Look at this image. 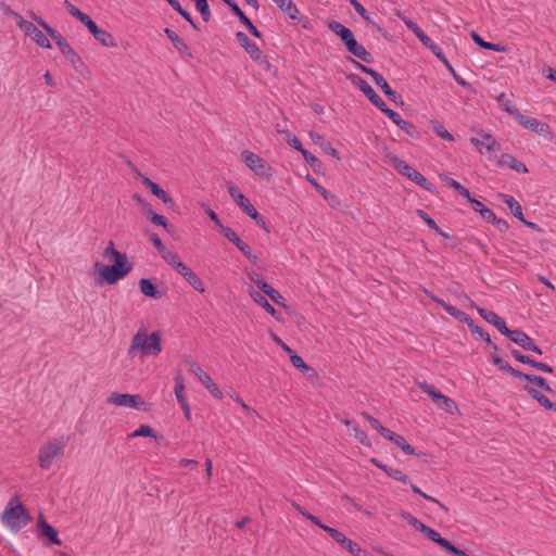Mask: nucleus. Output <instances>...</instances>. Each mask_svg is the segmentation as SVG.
<instances>
[{"label":"nucleus","mask_w":556,"mask_h":556,"mask_svg":"<svg viewBox=\"0 0 556 556\" xmlns=\"http://www.w3.org/2000/svg\"><path fill=\"white\" fill-rule=\"evenodd\" d=\"M106 401L115 406L131 407L143 412H148L150 409V405L142 401L137 394L113 392Z\"/></svg>","instance_id":"nucleus-8"},{"label":"nucleus","mask_w":556,"mask_h":556,"mask_svg":"<svg viewBox=\"0 0 556 556\" xmlns=\"http://www.w3.org/2000/svg\"><path fill=\"white\" fill-rule=\"evenodd\" d=\"M352 81L358 86L361 91L368 98V100L377 106L381 112L382 109H387L384 101L376 93L371 86L359 76H352Z\"/></svg>","instance_id":"nucleus-13"},{"label":"nucleus","mask_w":556,"mask_h":556,"mask_svg":"<svg viewBox=\"0 0 556 556\" xmlns=\"http://www.w3.org/2000/svg\"><path fill=\"white\" fill-rule=\"evenodd\" d=\"M237 204L241 207V210L251 218H256L257 211L256 208L251 204L250 200L243 195L240 198V200L237 202Z\"/></svg>","instance_id":"nucleus-43"},{"label":"nucleus","mask_w":556,"mask_h":556,"mask_svg":"<svg viewBox=\"0 0 556 556\" xmlns=\"http://www.w3.org/2000/svg\"><path fill=\"white\" fill-rule=\"evenodd\" d=\"M165 35L167 38L172 41L174 48L181 54V55H190V50L187 43L181 39L173 29L165 28L164 29Z\"/></svg>","instance_id":"nucleus-26"},{"label":"nucleus","mask_w":556,"mask_h":556,"mask_svg":"<svg viewBox=\"0 0 556 556\" xmlns=\"http://www.w3.org/2000/svg\"><path fill=\"white\" fill-rule=\"evenodd\" d=\"M291 20H298L300 11L292 0H273Z\"/></svg>","instance_id":"nucleus-29"},{"label":"nucleus","mask_w":556,"mask_h":556,"mask_svg":"<svg viewBox=\"0 0 556 556\" xmlns=\"http://www.w3.org/2000/svg\"><path fill=\"white\" fill-rule=\"evenodd\" d=\"M480 136L482 140L476 137H471L470 142L478 149V151L481 154L484 153L483 149H485L488 153L497 152L501 150V144L494 139V137L491 134L481 131Z\"/></svg>","instance_id":"nucleus-14"},{"label":"nucleus","mask_w":556,"mask_h":556,"mask_svg":"<svg viewBox=\"0 0 556 556\" xmlns=\"http://www.w3.org/2000/svg\"><path fill=\"white\" fill-rule=\"evenodd\" d=\"M496 100L500 103V105L503 108V110L515 118L514 112H519V110L515 108V105L507 98V96L503 92L497 97Z\"/></svg>","instance_id":"nucleus-44"},{"label":"nucleus","mask_w":556,"mask_h":556,"mask_svg":"<svg viewBox=\"0 0 556 556\" xmlns=\"http://www.w3.org/2000/svg\"><path fill=\"white\" fill-rule=\"evenodd\" d=\"M223 235L233 243L238 250H240L243 255L254 265L258 264V257L254 254L248 243L242 241L239 236L231 228H223Z\"/></svg>","instance_id":"nucleus-12"},{"label":"nucleus","mask_w":556,"mask_h":556,"mask_svg":"<svg viewBox=\"0 0 556 556\" xmlns=\"http://www.w3.org/2000/svg\"><path fill=\"white\" fill-rule=\"evenodd\" d=\"M0 519L2 525L10 531L17 533L30 522L31 516L22 504L20 497L15 495L9 500Z\"/></svg>","instance_id":"nucleus-2"},{"label":"nucleus","mask_w":556,"mask_h":556,"mask_svg":"<svg viewBox=\"0 0 556 556\" xmlns=\"http://www.w3.org/2000/svg\"><path fill=\"white\" fill-rule=\"evenodd\" d=\"M382 113H384L396 126H399L407 135H409L410 137L414 136L415 126L412 123L404 121L400 113L389 108L382 109Z\"/></svg>","instance_id":"nucleus-20"},{"label":"nucleus","mask_w":556,"mask_h":556,"mask_svg":"<svg viewBox=\"0 0 556 556\" xmlns=\"http://www.w3.org/2000/svg\"><path fill=\"white\" fill-rule=\"evenodd\" d=\"M40 26L46 30V33L54 40L55 45L58 42H63L65 38L50 25H48L45 21H40Z\"/></svg>","instance_id":"nucleus-49"},{"label":"nucleus","mask_w":556,"mask_h":556,"mask_svg":"<svg viewBox=\"0 0 556 556\" xmlns=\"http://www.w3.org/2000/svg\"><path fill=\"white\" fill-rule=\"evenodd\" d=\"M249 295L251 299L263 307L269 315H271L276 320L280 321L282 319V315L278 312L268 301L267 299L261 294L258 291L253 288L249 289Z\"/></svg>","instance_id":"nucleus-18"},{"label":"nucleus","mask_w":556,"mask_h":556,"mask_svg":"<svg viewBox=\"0 0 556 556\" xmlns=\"http://www.w3.org/2000/svg\"><path fill=\"white\" fill-rule=\"evenodd\" d=\"M418 217H420L431 229L439 231V226L424 210L418 208L416 211Z\"/></svg>","instance_id":"nucleus-56"},{"label":"nucleus","mask_w":556,"mask_h":556,"mask_svg":"<svg viewBox=\"0 0 556 556\" xmlns=\"http://www.w3.org/2000/svg\"><path fill=\"white\" fill-rule=\"evenodd\" d=\"M500 198L503 203H505L511 211L513 215L518 218L520 222L525 223L526 225L530 227H534L535 225L533 223L527 222L523 217L522 213V206L519 204L518 201L515 200L514 197L509 194H500Z\"/></svg>","instance_id":"nucleus-21"},{"label":"nucleus","mask_w":556,"mask_h":556,"mask_svg":"<svg viewBox=\"0 0 556 556\" xmlns=\"http://www.w3.org/2000/svg\"><path fill=\"white\" fill-rule=\"evenodd\" d=\"M311 184L315 187V189L323 195V198L327 201L333 198V195L325 189L323 186H320L314 178H311V176H307Z\"/></svg>","instance_id":"nucleus-60"},{"label":"nucleus","mask_w":556,"mask_h":556,"mask_svg":"<svg viewBox=\"0 0 556 556\" xmlns=\"http://www.w3.org/2000/svg\"><path fill=\"white\" fill-rule=\"evenodd\" d=\"M518 379H522V380H526V381H528L530 383H533V384L540 387L541 389H543L546 392H549V393L553 392V389L551 388V386L541 376L520 372V376L518 377Z\"/></svg>","instance_id":"nucleus-33"},{"label":"nucleus","mask_w":556,"mask_h":556,"mask_svg":"<svg viewBox=\"0 0 556 556\" xmlns=\"http://www.w3.org/2000/svg\"><path fill=\"white\" fill-rule=\"evenodd\" d=\"M432 129L438 137L445 139L447 141L454 140V136L442 124L434 122L432 124Z\"/></svg>","instance_id":"nucleus-46"},{"label":"nucleus","mask_w":556,"mask_h":556,"mask_svg":"<svg viewBox=\"0 0 556 556\" xmlns=\"http://www.w3.org/2000/svg\"><path fill=\"white\" fill-rule=\"evenodd\" d=\"M149 213H150V220H151V223H153L156 226L163 227L168 232L170 231L169 230V225H168L166 218L163 215H160V214H156V213H153V212H149Z\"/></svg>","instance_id":"nucleus-55"},{"label":"nucleus","mask_w":556,"mask_h":556,"mask_svg":"<svg viewBox=\"0 0 556 556\" xmlns=\"http://www.w3.org/2000/svg\"><path fill=\"white\" fill-rule=\"evenodd\" d=\"M102 255L104 258H108V260L112 261L113 263H129L127 255L125 253L117 251L114 247L113 241H109Z\"/></svg>","instance_id":"nucleus-28"},{"label":"nucleus","mask_w":556,"mask_h":556,"mask_svg":"<svg viewBox=\"0 0 556 556\" xmlns=\"http://www.w3.org/2000/svg\"><path fill=\"white\" fill-rule=\"evenodd\" d=\"M226 4L230 8L232 13L239 18V21L244 26L250 22V18L244 14V12L238 7V4L236 2H233L232 0H229V3H226Z\"/></svg>","instance_id":"nucleus-50"},{"label":"nucleus","mask_w":556,"mask_h":556,"mask_svg":"<svg viewBox=\"0 0 556 556\" xmlns=\"http://www.w3.org/2000/svg\"><path fill=\"white\" fill-rule=\"evenodd\" d=\"M492 359V363L498 367V369L503 370V371H506L508 372L509 375H511L514 378H518L520 376V372L519 370L513 368L506 361H504L502 357L497 356V355H492L491 357Z\"/></svg>","instance_id":"nucleus-36"},{"label":"nucleus","mask_w":556,"mask_h":556,"mask_svg":"<svg viewBox=\"0 0 556 556\" xmlns=\"http://www.w3.org/2000/svg\"><path fill=\"white\" fill-rule=\"evenodd\" d=\"M266 295L276 304L286 307L285 298L276 289L273 288Z\"/></svg>","instance_id":"nucleus-61"},{"label":"nucleus","mask_w":556,"mask_h":556,"mask_svg":"<svg viewBox=\"0 0 556 556\" xmlns=\"http://www.w3.org/2000/svg\"><path fill=\"white\" fill-rule=\"evenodd\" d=\"M478 313L485 321L492 324L503 336H506L509 331L505 320L496 313L481 307H478Z\"/></svg>","instance_id":"nucleus-16"},{"label":"nucleus","mask_w":556,"mask_h":556,"mask_svg":"<svg viewBox=\"0 0 556 556\" xmlns=\"http://www.w3.org/2000/svg\"><path fill=\"white\" fill-rule=\"evenodd\" d=\"M355 65L357 68L361 70V72L369 75L375 84L381 88L383 93L389 98V100L395 102L396 98L399 97L397 93L389 86L388 81L384 79V77L379 74L377 71L372 70L371 67H368L366 65L361 64L359 62H355Z\"/></svg>","instance_id":"nucleus-11"},{"label":"nucleus","mask_w":556,"mask_h":556,"mask_svg":"<svg viewBox=\"0 0 556 556\" xmlns=\"http://www.w3.org/2000/svg\"><path fill=\"white\" fill-rule=\"evenodd\" d=\"M422 534H425L429 540L439 544L440 546L445 540L444 538H442L440 535L439 532H437L434 529H432L430 527H427V529L425 530V532Z\"/></svg>","instance_id":"nucleus-57"},{"label":"nucleus","mask_w":556,"mask_h":556,"mask_svg":"<svg viewBox=\"0 0 556 556\" xmlns=\"http://www.w3.org/2000/svg\"><path fill=\"white\" fill-rule=\"evenodd\" d=\"M143 185L151 191L152 194L161 199L164 204L168 206H174L175 203L172 197L168 195V193L165 190H163L156 182L152 181L149 178H144Z\"/></svg>","instance_id":"nucleus-24"},{"label":"nucleus","mask_w":556,"mask_h":556,"mask_svg":"<svg viewBox=\"0 0 556 556\" xmlns=\"http://www.w3.org/2000/svg\"><path fill=\"white\" fill-rule=\"evenodd\" d=\"M93 268L94 273L98 275V282L100 285H114L131 271L132 264L113 263L112 265H104L97 262L94 263Z\"/></svg>","instance_id":"nucleus-3"},{"label":"nucleus","mask_w":556,"mask_h":556,"mask_svg":"<svg viewBox=\"0 0 556 556\" xmlns=\"http://www.w3.org/2000/svg\"><path fill=\"white\" fill-rule=\"evenodd\" d=\"M64 7L68 11V13L72 16L76 17L79 22H83L84 18L88 15V14L81 12L77 7L72 4L68 0H64Z\"/></svg>","instance_id":"nucleus-52"},{"label":"nucleus","mask_w":556,"mask_h":556,"mask_svg":"<svg viewBox=\"0 0 556 556\" xmlns=\"http://www.w3.org/2000/svg\"><path fill=\"white\" fill-rule=\"evenodd\" d=\"M525 391L534 400L539 402L541 406H543L545 409L555 410L556 412V403L552 402L549 399H547L544 394H542L536 389L526 386Z\"/></svg>","instance_id":"nucleus-27"},{"label":"nucleus","mask_w":556,"mask_h":556,"mask_svg":"<svg viewBox=\"0 0 556 556\" xmlns=\"http://www.w3.org/2000/svg\"><path fill=\"white\" fill-rule=\"evenodd\" d=\"M391 163L400 174L407 177L425 190L433 191V185L422 174L410 167L406 162L397 156H393L391 159Z\"/></svg>","instance_id":"nucleus-7"},{"label":"nucleus","mask_w":556,"mask_h":556,"mask_svg":"<svg viewBox=\"0 0 556 556\" xmlns=\"http://www.w3.org/2000/svg\"><path fill=\"white\" fill-rule=\"evenodd\" d=\"M81 23L88 28L92 36L100 29V27L96 24V22L91 20L89 15H87Z\"/></svg>","instance_id":"nucleus-64"},{"label":"nucleus","mask_w":556,"mask_h":556,"mask_svg":"<svg viewBox=\"0 0 556 556\" xmlns=\"http://www.w3.org/2000/svg\"><path fill=\"white\" fill-rule=\"evenodd\" d=\"M392 442L407 455H413L415 453L414 447L400 434H396Z\"/></svg>","instance_id":"nucleus-48"},{"label":"nucleus","mask_w":556,"mask_h":556,"mask_svg":"<svg viewBox=\"0 0 556 556\" xmlns=\"http://www.w3.org/2000/svg\"><path fill=\"white\" fill-rule=\"evenodd\" d=\"M195 8L200 12L204 22H208L211 18V11L208 8L207 0H194Z\"/></svg>","instance_id":"nucleus-47"},{"label":"nucleus","mask_w":556,"mask_h":556,"mask_svg":"<svg viewBox=\"0 0 556 556\" xmlns=\"http://www.w3.org/2000/svg\"><path fill=\"white\" fill-rule=\"evenodd\" d=\"M208 392L216 399L222 400L223 399V392L219 390L217 384L212 380V378L208 379V382H205L203 384Z\"/></svg>","instance_id":"nucleus-58"},{"label":"nucleus","mask_w":556,"mask_h":556,"mask_svg":"<svg viewBox=\"0 0 556 556\" xmlns=\"http://www.w3.org/2000/svg\"><path fill=\"white\" fill-rule=\"evenodd\" d=\"M327 533L344 549L354 556L361 552V546L354 541L348 539L342 532L337 529H327Z\"/></svg>","instance_id":"nucleus-15"},{"label":"nucleus","mask_w":556,"mask_h":556,"mask_svg":"<svg viewBox=\"0 0 556 556\" xmlns=\"http://www.w3.org/2000/svg\"><path fill=\"white\" fill-rule=\"evenodd\" d=\"M58 48L74 66H76L77 63L81 62L80 56L74 51V49L71 47L66 39L63 42H58Z\"/></svg>","instance_id":"nucleus-34"},{"label":"nucleus","mask_w":556,"mask_h":556,"mask_svg":"<svg viewBox=\"0 0 556 556\" xmlns=\"http://www.w3.org/2000/svg\"><path fill=\"white\" fill-rule=\"evenodd\" d=\"M441 179L447 185L450 186L451 188H453L455 191H457L459 193V195L464 197V198H469V190L465 187H463L458 181H456L455 179L444 175V176H441Z\"/></svg>","instance_id":"nucleus-40"},{"label":"nucleus","mask_w":556,"mask_h":556,"mask_svg":"<svg viewBox=\"0 0 556 556\" xmlns=\"http://www.w3.org/2000/svg\"><path fill=\"white\" fill-rule=\"evenodd\" d=\"M290 361L295 368L302 371L313 370L308 365H306L303 358L300 355L295 354L294 352L290 353Z\"/></svg>","instance_id":"nucleus-53"},{"label":"nucleus","mask_w":556,"mask_h":556,"mask_svg":"<svg viewBox=\"0 0 556 556\" xmlns=\"http://www.w3.org/2000/svg\"><path fill=\"white\" fill-rule=\"evenodd\" d=\"M139 289L140 292L148 298L151 299H161L164 293L161 292L157 287L152 282V280L148 278H142L139 280Z\"/></svg>","instance_id":"nucleus-25"},{"label":"nucleus","mask_w":556,"mask_h":556,"mask_svg":"<svg viewBox=\"0 0 556 556\" xmlns=\"http://www.w3.org/2000/svg\"><path fill=\"white\" fill-rule=\"evenodd\" d=\"M344 45L348 49V51L355 55L356 58L361 59L364 62L371 63L374 61L371 54L362 46L359 45L354 35L346 39L344 41Z\"/></svg>","instance_id":"nucleus-17"},{"label":"nucleus","mask_w":556,"mask_h":556,"mask_svg":"<svg viewBox=\"0 0 556 556\" xmlns=\"http://www.w3.org/2000/svg\"><path fill=\"white\" fill-rule=\"evenodd\" d=\"M434 302H437L440 306H442V308L451 316H453L454 318H456L457 320L464 323L465 319L467 318L468 314H466L465 312L458 309L457 307L446 303L444 300L442 299H438V298H434L433 299Z\"/></svg>","instance_id":"nucleus-32"},{"label":"nucleus","mask_w":556,"mask_h":556,"mask_svg":"<svg viewBox=\"0 0 556 556\" xmlns=\"http://www.w3.org/2000/svg\"><path fill=\"white\" fill-rule=\"evenodd\" d=\"M149 240L161 254L167 250L156 233H149Z\"/></svg>","instance_id":"nucleus-62"},{"label":"nucleus","mask_w":556,"mask_h":556,"mask_svg":"<svg viewBox=\"0 0 556 556\" xmlns=\"http://www.w3.org/2000/svg\"><path fill=\"white\" fill-rule=\"evenodd\" d=\"M162 352L161 333L153 331L148 334L147 331L140 328L131 338L130 346L128 349V356L135 358L140 353L142 356L159 355Z\"/></svg>","instance_id":"nucleus-1"},{"label":"nucleus","mask_w":556,"mask_h":556,"mask_svg":"<svg viewBox=\"0 0 556 556\" xmlns=\"http://www.w3.org/2000/svg\"><path fill=\"white\" fill-rule=\"evenodd\" d=\"M350 3L354 8V10L364 18L367 23L374 24L371 21L368 11L365 9V7L357 0H350Z\"/></svg>","instance_id":"nucleus-51"},{"label":"nucleus","mask_w":556,"mask_h":556,"mask_svg":"<svg viewBox=\"0 0 556 556\" xmlns=\"http://www.w3.org/2000/svg\"><path fill=\"white\" fill-rule=\"evenodd\" d=\"M23 31L29 36L39 47L50 49L51 43L48 37L33 23H29Z\"/></svg>","instance_id":"nucleus-19"},{"label":"nucleus","mask_w":556,"mask_h":556,"mask_svg":"<svg viewBox=\"0 0 556 556\" xmlns=\"http://www.w3.org/2000/svg\"><path fill=\"white\" fill-rule=\"evenodd\" d=\"M187 364L189 366V370L201 381L202 384L208 382L211 377L201 368L197 362L188 359Z\"/></svg>","instance_id":"nucleus-38"},{"label":"nucleus","mask_w":556,"mask_h":556,"mask_svg":"<svg viewBox=\"0 0 556 556\" xmlns=\"http://www.w3.org/2000/svg\"><path fill=\"white\" fill-rule=\"evenodd\" d=\"M93 37L97 41H99L102 46L106 48H112L116 46L115 39L112 36V34H110L103 28H100L98 33L93 35Z\"/></svg>","instance_id":"nucleus-37"},{"label":"nucleus","mask_w":556,"mask_h":556,"mask_svg":"<svg viewBox=\"0 0 556 556\" xmlns=\"http://www.w3.org/2000/svg\"><path fill=\"white\" fill-rule=\"evenodd\" d=\"M129 438L136 437H152L153 439H164L163 435H159L154 432L151 426L141 425L138 429H136L132 433L128 435Z\"/></svg>","instance_id":"nucleus-39"},{"label":"nucleus","mask_w":556,"mask_h":556,"mask_svg":"<svg viewBox=\"0 0 556 556\" xmlns=\"http://www.w3.org/2000/svg\"><path fill=\"white\" fill-rule=\"evenodd\" d=\"M506 337L514 343L521 346L523 350H526V346H528L529 343L533 340L526 332H523L522 330H519V329H515V330L509 329Z\"/></svg>","instance_id":"nucleus-30"},{"label":"nucleus","mask_w":556,"mask_h":556,"mask_svg":"<svg viewBox=\"0 0 556 556\" xmlns=\"http://www.w3.org/2000/svg\"><path fill=\"white\" fill-rule=\"evenodd\" d=\"M515 119L523 126L526 129H529L540 136L547 137L551 136V127L548 124L541 122L536 118L526 116L520 112H514Z\"/></svg>","instance_id":"nucleus-10"},{"label":"nucleus","mask_w":556,"mask_h":556,"mask_svg":"<svg viewBox=\"0 0 556 556\" xmlns=\"http://www.w3.org/2000/svg\"><path fill=\"white\" fill-rule=\"evenodd\" d=\"M175 395L179 404H184L187 401L185 395V383L181 375L175 377Z\"/></svg>","instance_id":"nucleus-42"},{"label":"nucleus","mask_w":556,"mask_h":556,"mask_svg":"<svg viewBox=\"0 0 556 556\" xmlns=\"http://www.w3.org/2000/svg\"><path fill=\"white\" fill-rule=\"evenodd\" d=\"M236 38L240 46L245 50V52L250 55V58L263 70L269 71L271 68V64L262 50L257 47L255 42H253L249 36L243 31H238L236 34Z\"/></svg>","instance_id":"nucleus-5"},{"label":"nucleus","mask_w":556,"mask_h":556,"mask_svg":"<svg viewBox=\"0 0 556 556\" xmlns=\"http://www.w3.org/2000/svg\"><path fill=\"white\" fill-rule=\"evenodd\" d=\"M420 390L428 394L435 405L445 410L446 413L453 414V412L457 408L455 402L448 396L442 394L440 391L435 390V388L427 382H422L419 384Z\"/></svg>","instance_id":"nucleus-9"},{"label":"nucleus","mask_w":556,"mask_h":556,"mask_svg":"<svg viewBox=\"0 0 556 556\" xmlns=\"http://www.w3.org/2000/svg\"><path fill=\"white\" fill-rule=\"evenodd\" d=\"M328 27L336 35H338L342 39L343 42L353 36V33L350 28L345 27L344 25H342L341 23H339L337 21L329 22Z\"/></svg>","instance_id":"nucleus-35"},{"label":"nucleus","mask_w":556,"mask_h":556,"mask_svg":"<svg viewBox=\"0 0 556 556\" xmlns=\"http://www.w3.org/2000/svg\"><path fill=\"white\" fill-rule=\"evenodd\" d=\"M387 475L396 480V481H400L402 483H408L409 482V478L407 475L403 473L400 469L397 468H392L390 467L389 470L387 471Z\"/></svg>","instance_id":"nucleus-54"},{"label":"nucleus","mask_w":556,"mask_h":556,"mask_svg":"<svg viewBox=\"0 0 556 556\" xmlns=\"http://www.w3.org/2000/svg\"><path fill=\"white\" fill-rule=\"evenodd\" d=\"M162 257L173 267L175 268L177 266V264L180 263V258L179 256L174 253V252H170L168 250L164 251L162 253Z\"/></svg>","instance_id":"nucleus-59"},{"label":"nucleus","mask_w":556,"mask_h":556,"mask_svg":"<svg viewBox=\"0 0 556 556\" xmlns=\"http://www.w3.org/2000/svg\"><path fill=\"white\" fill-rule=\"evenodd\" d=\"M184 278L193 289H195L200 293H203L205 291L203 281L192 270H190Z\"/></svg>","instance_id":"nucleus-45"},{"label":"nucleus","mask_w":556,"mask_h":556,"mask_svg":"<svg viewBox=\"0 0 556 556\" xmlns=\"http://www.w3.org/2000/svg\"><path fill=\"white\" fill-rule=\"evenodd\" d=\"M434 302H437L440 306H442V308L451 316H453L454 318H456L457 320L464 323L465 319L467 318L468 314H466L465 312L458 309L457 307L446 303L444 300L442 299H438V298H434L433 299Z\"/></svg>","instance_id":"nucleus-31"},{"label":"nucleus","mask_w":556,"mask_h":556,"mask_svg":"<svg viewBox=\"0 0 556 556\" xmlns=\"http://www.w3.org/2000/svg\"><path fill=\"white\" fill-rule=\"evenodd\" d=\"M346 426H352L355 438L365 446H370V440L365 431H363L356 424L345 420Z\"/></svg>","instance_id":"nucleus-41"},{"label":"nucleus","mask_w":556,"mask_h":556,"mask_svg":"<svg viewBox=\"0 0 556 556\" xmlns=\"http://www.w3.org/2000/svg\"><path fill=\"white\" fill-rule=\"evenodd\" d=\"M38 531L40 536L48 538L53 544H61L58 531L41 515L38 519Z\"/></svg>","instance_id":"nucleus-23"},{"label":"nucleus","mask_w":556,"mask_h":556,"mask_svg":"<svg viewBox=\"0 0 556 556\" xmlns=\"http://www.w3.org/2000/svg\"><path fill=\"white\" fill-rule=\"evenodd\" d=\"M497 165L501 167L508 166L510 169L517 173L527 174L529 172L528 167L522 162L518 161L516 157L508 153H504L498 157Z\"/></svg>","instance_id":"nucleus-22"},{"label":"nucleus","mask_w":556,"mask_h":556,"mask_svg":"<svg viewBox=\"0 0 556 556\" xmlns=\"http://www.w3.org/2000/svg\"><path fill=\"white\" fill-rule=\"evenodd\" d=\"M65 440L52 439L40 447L38 453V465L41 469L48 470L53 463L64 454Z\"/></svg>","instance_id":"nucleus-4"},{"label":"nucleus","mask_w":556,"mask_h":556,"mask_svg":"<svg viewBox=\"0 0 556 556\" xmlns=\"http://www.w3.org/2000/svg\"><path fill=\"white\" fill-rule=\"evenodd\" d=\"M240 159L260 178L269 180L273 177V168L256 153L244 150Z\"/></svg>","instance_id":"nucleus-6"},{"label":"nucleus","mask_w":556,"mask_h":556,"mask_svg":"<svg viewBox=\"0 0 556 556\" xmlns=\"http://www.w3.org/2000/svg\"><path fill=\"white\" fill-rule=\"evenodd\" d=\"M466 199L469 201L471 208L475 212H478L479 214L482 213V210L486 208V206L481 201L472 198L470 193H469V198H466Z\"/></svg>","instance_id":"nucleus-63"}]
</instances>
